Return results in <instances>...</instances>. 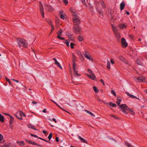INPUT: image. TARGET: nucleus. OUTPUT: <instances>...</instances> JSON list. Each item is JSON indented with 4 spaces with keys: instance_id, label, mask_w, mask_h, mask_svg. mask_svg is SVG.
Wrapping results in <instances>:
<instances>
[{
    "instance_id": "1",
    "label": "nucleus",
    "mask_w": 147,
    "mask_h": 147,
    "mask_svg": "<svg viewBox=\"0 0 147 147\" xmlns=\"http://www.w3.org/2000/svg\"><path fill=\"white\" fill-rule=\"evenodd\" d=\"M70 10L73 16L72 19L74 25H79L80 23V21L78 16L76 14L74 11L71 8L70 9Z\"/></svg>"
},
{
    "instance_id": "2",
    "label": "nucleus",
    "mask_w": 147,
    "mask_h": 147,
    "mask_svg": "<svg viewBox=\"0 0 147 147\" xmlns=\"http://www.w3.org/2000/svg\"><path fill=\"white\" fill-rule=\"evenodd\" d=\"M120 107L121 109V111L125 114H127V112L125 111V110H126L130 112L132 115L134 114V113L133 112L132 109L128 107L126 104H122L120 106Z\"/></svg>"
},
{
    "instance_id": "3",
    "label": "nucleus",
    "mask_w": 147,
    "mask_h": 147,
    "mask_svg": "<svg viewBox=\"0 0 147 147\" xmlns=\"http://www.w3.org/2000/svg\"><path fill=\"white\" fill-rule=\"evenodd\" d=\"M16 42L18 44L19 48H20L21 47L24 48H27V47L28 44L26 41L24 39L18 38L16 40Z\"/></svg>"
},
{
    "instance_id": "4",
    "label": "nucleus",
    "mask_w": 147,
    "mask_h": 147,
    "mask_svg": "<svg viewBox=\"0 0 147 147\" xmlns=\"http://www.w3.org/2000/svg\"><path fill=\"white\" fill-rule=\"evenodd\" d=\"M73 29L74 31L76 34H78L80 33L81 32V28L79 25H74Z\"/></svg>"
},
{
    "instance_id": "5",
    "label": "nucleus",
    "mask_w": 147,
    "mask_h": 147,
    "mask_svg": "<svg viewBox=\"0 0 147 147\" xmlns=\"http://www.w3.org/2000/svg\"><path fill=\"white\" fill-rule=\"evenodd\" d=\"M40 11L41 13V15L43 18L44 17V14L43 6L40 1L39 2Z\"/></svg>"
},
{
    "instance_id": "6",
    "label": "nucleus",
    "mask_w": 147,
    "mask_h": 147,
    "mask_svg": "<svg viewBox=\"0 0 147 147\" xmlns=\"http://www.w3.org/2000/svg\"><path fill=\"white\" fill-rule=\"evenodd\" d=\"M46 9L47 11L52 12L54 11V9L51 6L48 5H45Z\"/></svg>"
},
{
    "instance_id": "7",
    "label": "nucleus",
    "mask_w": 147,
    "mask_h": 147,
    "mask_svg": "<svg viewBox=\"0 0 147 147\" xmlns=\"http://www.w3.org/2000/svg\"><path fill=\"white\" fill-rule=\"evenodd\" d=\"M22 111H19L16 114H15L14 115L18 119L22 120Z\"/></svg>"
},
{
    "instance_id": "8",
    "label": "nucleus",
    "mask_w": 147,
    "mask_h": 147,
    "mask_svg": "<svg viewBox=\"0 0 147 147\" xmlns=\"http://www.w3.org/2000/svg\"><path fill=\"white\" fill-rule=\"evenodd\" d=\"M73 69L74 70V76H80V75L79 74H78L77 73L78 71L76 70V64L75 63H73Z\"/></svg>"
},
{
    "instance_id": "9",
    "label": "nucleus",
    "mask_w": 147,
    "mask_h": 147,
    "mask_svg": "<svg viewBox=\"0 0 147 147\" xmlns=\"http://www.w3.org/2000/svg\"><path fill=\"white\" fill-rule=\"evenodd\" d=\"M122 45L124 48H125L127 46V43L125 39L123 38L121 39Z\"/></svg>"
},
{
    "instance_id": "10",
    "label": "nucleus",
    "mask_w": 147,
    "mask_h": 147,
    "mask_svg": "<svg viewBox=\"0 0 147 147\" xmlns=\"http://www.w3.org/2000/svg\"><path fill=\"white\" fill-rule=\"evenodd\" d=\"M26 141L29 144H33V145H37V146H40V147L42 146H41L40 145L38 144H37L36 143L32 141H31L28 140H27V139L26 140Z\"/></svg>"
},
{
    "instance_id": "11",
    "label": "nucleus",
    "mask_w": 147,
    "mask_h": 147,
    "mask_svg": "<svg viewBox=\"0 0 147 147\" xmlns=\"http://www.w3.org/2000/svg\"><path fill=\"white\" fill-rule=\"evenodd\" d=\"M119 26L120 29H123L126 28L127 26V25L121 23L119 25Z\"/></svg>"
},
{
    "instance_id": "12",
    "label": "nucleus",
    "mask_w": 147,
    "mask_h": 147,
    "mask_svg": "<svg viewBox=\"0 0 147 147\" xmlns=\"http://www.w3.org/2000/svg\"><path fill=\"white\" fill-rule=\"evenodd\" d=\"M87 53H88L86 51H85L83 53L84 55V57L86 58H87V59H88L90 60V56L89 55H88Z\"/></svg>"
},
{
    "instance_id": "13",
    "label": "nucleus",
    "mask_w": 147,
    "mask_h": 147,
    "mask_svg": "<svg viewBox=\"0 0 147 147\" xmlns=\"http://www.w3.org/2000/svg\"><path fill=\"white\" fill-rule=\"evenodd\" d=\"M78 138L82 142L84 143L87 144H88L87 141L80 136H78Z\"/></svg>"
},
{
    "instance_id": "14",
    "label": "nucleus",
    "mask_w": 147,
    "mask_h": 147,
    "mask_svg": "<svg viewBox=\"0 0 147 147\" xmlns=\"http://www.w3.org/2000/svg\"><path fill=\"white\" fill-rule=\"evenodd\" d=\"M88 77L90 78V79H92L93 80H94L95 79L96 76L95 75L93 74H92L90 75H88Z\"/></svg>"
},
{
    "instance_id": "15",
    "label": "nucleus",
    "mask_w": 147,
    "mask_h": 147,
    "mask_svg": "<svg viewBox=\"0 0 147 147\" xmlns=\"http://www.w3.org/2000/svg\"><path fill=\"white\" fill-rule=\"evenodd\" d=\"M126 94L128 96H129L131 98H137V99H139L138 98L135 96H134L133 95H132L131 94H130L127 92H126Z\"/></svg>"
},
{
    "instance_id": "16",
    "label": "nucleus",
    "mask_w": 147,
    "mask_h": 147,
    "mask_svg": "<svg viewBox=\"0 0 147 147\" xmlns=\"http://www.w3.org/2000/svg\"><path fill=\"white\" fill-rule=\"evenodd\" d=\"M17 143L18 144L19 146H23L25 145V144L23 141H17Z\"/></svg>"
},
{
    "instance_id": "17",
    "label": "nucleus",
    "mask_w": 147,
    "mask_h": 147,
    "mask_svg": "<svg viewBox=\"0 0 147 147\" xmlns=\"http://www.w3.org/2000/svg\"><path fill=\"white\" fill-rule=\"evenodd\" d=\"M125 6L124 3L123 2L121 3L120 5V9L121 10H123Z\"/></svg>"
},
{
    "instance_id": "18",
    "label": "nucleus",
    "mask_w": 147,
    "mask_h": 147,
    "mask_svg": "<svg viewBox=\"0 0 147 147\" xmlns=\"http://www.w3.org/2000/svg\"><path fill=\"white\" fill-rule=\"evenodd\" d=\"M28 127L30 128H31L34 129L35 130H37V129L35 128L34 126L33 125L31 124H28Z\"/></svg>"
},
{
    "instance_id": "19",
    "label": "nucleus",
    "mask_w": 147,
    "mask_h": 147,
    "mask_svg": "<svg viewBox=\"0 0 147 147\" xmlns=\"http://www.w3.org/2000/svg\"><path fill=\"white\" fill-rule=\"evenodd\" d=\"M78 40L80 42L81 41L83 40V36L81 35H79L78 38Z\"/></svg>"
},
{
    "instance_id": "20",
    "label": "nucleus",
    "mask_w": 147,
    "mask_h": 147,
    "mask_svg": "<svg viewBox=\"0 0 147 147\" xmlns=\"http://www.w3.org/2000/svg\"><path fill=\"white\" fill-rule=\"evenodd\" d=\"M72 63H76V57L74 54H72Z\"/></svg>"
},
{
    "instance_id": "21",
    "label": "nucleus",
    "mask_w": 147,
    "mask_h": 147,
    "mask_svg": "<svg viewBox=\"0 0 147 147\" xmlns=\"http://www.w3.org/2000/svg\"><path fill=\"white\" fill-rule=\"evenodd\" d=\"M10 121L9 122V124L10 125H11L13 123V122L14 121V118L12 116H11L10 117Z\"/></svg>"
},
{
    "instance_id": "22",
    "label": "nucleus",
    "mask_w": 147,
    "mask_h": 147,
    "mask_svg": "<svg viewBox=\"0 0 147 147\" xmlns=\"http://www.w3.org/2000/svg\"><path fill=\"white\" fill-rule=\"evenodd\" d=\"M0 121L2 123H3L4 121V117L1 114H0Z\"/></svg>"
},
{
    "instance_id": "23",
    "label": "nucleus",
    "mask_w": 147,
    "mask_h": 147,
    "mask_svg": "<svg viewBox=\"0 0 147 147\" xmlns=\"http://www.w3.org/2000/svg\"><path fill=\"white\" fill-rule=\"evenodd\" d=\"M119 59L123 62H125V60L124 57L122 56H119Z\"/></svg>"
},
{
    "instance_id": "24",
    "label": "nucleus",
    "mask_w": 147,
    "mask_h": 147,
    "mask_svg": "<svg viewBox=\"0 0 147 147\" xmlns=\"http://www.w3.org/2000/svg\"><path fill=\"white\" fill-rule=\"evenodd\" d=\"M137 79L139 82H141L143 81L144 79L142 76H140L138 77Z\"/></svg>"
},
{
    "instance_id": "25",
    "label": "nucleus",
    "mask_w": 147,
    "mask_h": 147,
    "mask_svg": "<svg viewBox=\"0 0 147 147\" xmlns=\"http://www.w3.org/2000/svg\"><path fill=\"white\" fill-rule=\"evenodd\" d=\"M137 63L138 64L140 65H143V63L141 62L140 60L139 59H137Z\"/></svg>"
},
{
    "instance_id": "26",
    "label": "nucleus",
    "mask_w": 147,
    "mask_h": 147,
    "mask_svg": "<svg viewBox=\"0 0 147 147\" xmlns=\"http://www.w3.org/2000/svg\"><path fill=\"white\" fill-rule=\"evenodd\" d=\"M121 100L118 97L117 98V105H119V106L120 105V103L121 102Z\"/></svg>"
},
{
    "instance_id": "27",
    "label": "nucleus",
    "mask_w": 147,
    "mask_h": 147,
    "mask_svg": "<svg viewBox=\"0 0 147 147\" xmlns=\"http://www.w3.org/2000/svg\"><path fill=\"white\" fill-rule=\"evenodd\" d=\"M84 111H85L88 114H90L93 117H94V114L93 113H91V112H90L88 111H87V110H85Z\"/></svg>"
},
{
    "instance_id": "28",
    "label": "nucleus",
    "mask_w": 147,
    "mask_h": 147,
    "mask_svg": "<svg viewBox=\"0 0 147 147\" xmlns=\"http://www.w3.org/2000/svg\"><path fill=\"white\" fill-rule=\"evenodd\" d=\"M55 64L61 69H62V67L60 63L57 61Z\"/></svg>"
},
{
    "instance_id": "29",
    "label": "nucleus",
    "mask_w": 147,
    "mask_h": 147,
    "mask_svg": "<svg viewBox=\"0 0 147 147\" xmlns=\"http://www.w3.org/2000/svg\"><path fill=\"white\" fill-rule=\"evenodd\" d=\"M63 32V30L62 29L60 28V30L59 31V32L57 33V34L58 35H61Z\"/></svg>"
},
{
    "instance_id": "30",
    "label": "nucleus",
    "mask_w": 147,
    "mask_h": 147,
    "mask_svg": "<svg viewBox=\"0 0 147 147\" xmlns=\"http://www.w3.org/2000/svg\"><path fill=\"white\" fill-rule=\"evenodd\" d=\"M66 42H64V43L66 44V45L68 47H69V44L70 42V41L69 40H66Z\"/></svg>"
},
{
    "instance_id": "31",
    "label": "nucleus",
    "mask_w": 147,
    "mask_h": 147,
    "mask_svg": "<svg viewBox=\"0 0 147 147\" xmlns=\"http://www.w3.org/2000/svg\"><path fill=\"white\" fill-rule=\"evenodd\" d=\"M57 37L58 39L61 40H65L64 38L61 37L60 35H58Z\"/></svg>"
},
{
    "instance_id": "32",
    "label": "nucleus",
    "mask_w": 147,
    "mask_h": 147,
    "mask_svg": "<svg viewBox=\"0 0 147 147\" xmlns=\"http://www.w3.org/2000/svg\"><path fill=\"white\" fill-rule=\"evenodd\" d=\"M110 105L113 107H116L117 106V105L114 103H113L112 102H111L109 103Z\"/></svg>"
},
{
    "instance_id": "33",
    "label": "nucleus",
    "mask_w": 147,
    "mask_h": 147,
    "mask_svg": "<svg viewBox=\"0 0 147 147\" xmlns=\"http://www.w3.org/2000/svg\"><path fill=\"white\" fill-rule=\"evenodd\" d=\"M110 115L112 117H113L115 119H119V118L118 117H117L115 115H114L113 114H111Z\"/></svg>"
},
{
    "instance_id": "34",
    "label": "nucleus",
    "mask_w": 147,
    "mask_h": 147,
    "mask_svg": "<svg viewBox=\"0 0 147 147\" xmlns=\"http://www.w3.org/2000/svg\"><path fill=\"white\" fill-rule=\"evenodd\" d=\"M110 63L109 61H107V68L109 69H110Z\"/></svg>"
},
{
    "instance_id": "35",
    "label": "nucleus",
    "mask_w": 147,
    "mask_h": 147,
    "mask_svg": "<svg viewBox=\"0 0 147 147\" xmlns=\"http://www.w3.org/2000/svg\"><path fill=\"white\" fill-rule=\"evenodd\" d=\"M101 4L102 5V7L104 8H106V5L104 3L103 1L101 2Z\"/></svg>"
},
{
    "instance_id": "36",
    "label": "nucleus",
    "mask_w": 147,
    "mask_h": 147,
    "mask_svg": "<svg viewBox=\"0 0 147 147\" xmlns=\"http://www.w3.org/2000/svg\"><path fill=\"white\" fill-rule=\"evenodd\" d=\"M47 21L48 23L49 24V25H50V26L52 25V22L51 20H47Z\"/></svg>"
},
{
    "instance_id": "37",
    "label": "nucleus",
    "mask_w": 147,
    "mask_h": 147,
    "mask_svg": "<svg viewBox=\"0 0 147 147\" xmlns=\"http://www.w3.org/2000/svg\"><path fill=\"white\" fill-rule=\"evenodd\" d=\"M125 144L127 146V147H132V146L128 142H125Z\"/></svg>"
},
{
    "instance_id": "38",
    "label": "nucleus",
    "mask_w": 147,
    "mask_h": 147,
    "mask_svg": "<svg viewBox=\"0 0 147 147\" xmlns=\"http://www.w3.org/2000/svg\"><path fill=\"white\" fill-rule=\"evenodd\" d=\"M93 88L95 92H98V90L96 87L94 86Z\"/></svg>"
},
{
    "instance_id": "39",
    "label": "nucleus",
    "mask_w": 147,
    "mask_h": 147,
    "mask_svg": "<svg viewBox=\"0 0 147 147\" xmlns=\"http://www.w3.org/2000/svg\"><path fill=\"white\" fill-rule=\"evenodd\" d=\"M52 137V133H51L49 135L48 138L49 140H50Z\"/></svg>"
},
{
    "instance_id": "40",
    "label": "nucleus",
    "mask_w": 147,
    "mask_h": 147,
    "mask_svg": "<svg viewBox=\"0 0 147 147\" xmlns=\"http://www.w3.org/2000/svg\"><path fill=\"white\" fill-rule=\"evenodd\" d=\"M111 92L115 96H116V94L114 90H111Z\"/></svg>"
},
{
    "instance_id": "41",
    "label": "nucleus",
    "mask_w": 147,
    "mask_h": 147,
    "mask_svg": "<svg viewBox=\"0 0 147 147\" xmlns=\"http://www.w3.org/2000/svg\"><path fill=\"white\" fill-rule=\"evenodd\" d=\"M39 138V139H40V140H41L44 141H45V142H48V143H50V142L49 141H47L46 140H45L42 138Z\"/></svg>"
},
{
    "instance_id": "42",
    "label": "nucleus",
    "mask_w": 147,
    "mask_h": 147,
    "mask_svg": "<svg viewBox=\"0 0 147 147\" xmlns=\"http://www.w3.org/2000/svg\"><path fill=\"white\" fill-rule=\"evenodd\" d=\"M77 53L78 54L80 55L82 57H83V56L80 51H78L77 52Z\"/></svg>"
},
{
    "instance_id": "43",
    "label": "nucleus",
    "mask_w": 147,
    "mask_h": 147,
    "mask_svg": "<svg viewBox=\"0 0 147 147\" xmlns=\"http://www.w3.org/2000/svg\"><path fill=\"white\" fill-rule=\"evenodd\" d=\"M74 44L72 43V42H71L70 43V46H71V49H73L74 48Z\"/></svg>"
},
{
    "instance_id": "44",
    "label": "nucleus",
    "mask_w": 147,
    "mask_h": 147,
    "mask_svg": "<svg viewBox=\"0 0 147 147\" xmlns=\"http://www.w3.org/2000/svg\"><path fill=\"white\" fill-rule=\"evenodd\" d=\"M96 10L99 13V14H100V15H101L102 14V13L101 11L100 10H98L97 9H96Z\"/></svg>"
},
{
    "instance_id": "45",
    "label": "nucleus",
    "mask_w": 147,
    "mask_h": 147,
    "mask_svg": "<svg viewBox=\"0 0 147 147\" xmlns=\"http://www.w3.org/2000/svg\"><path fill=\"white\" fill-rule=\"evenodd\" d=\"M51 26V31L50 34H51V33L54 30V26L53 25Z\"/></svg>"
},
{
    "instance_id": "46",
    "label": "nucleus",
    "mask_w": 147,
    "mask_h": 147,
    "mask_svg": "<svg viewBox=\"0 0 147 147\" xmlns=\"http://www.w3.org/2000/svg\"><path fill=\"white\" fill-rule=\"evenodd\" d=\"M63 1L65 5H67L68 3V1L67 0H63Z\"/></svg>"
},
{
    "instance_id": "47",
    "label": "nucleus",
    "mask_w": 147,
    "mask_h": 147,
    "mask_svg": "<svg viewBox=\"0 0 147 147\" xmlns=\"http://www.w3.org/2000/svg\"><path fill=\"white\" fill-rule=\"evenodd\" d=\"M88 71L90 74H91L92 73V71L90 69H88L87 70Z\"/></svg>"
},
{
    "instance_id": "48",
    "label": "nucleus",
    "mask_w": 147,
    "mask_h": 147,
    "mask_svg": "<svg viewBox=\"0 0 147 147\" xmlns=\"http://www.w3.org/2000/svg\"><path fill=\"white\" fill-rule=\"evenodd\" d=\"M5 80L7 81L9 83V84H11V82L9 79H8L6 77H5Z\"/></svg>"
},
{
    "instance_id": "49",
    "label": "nucleus",
    "mask_w": 147,
    "mask_h": 147,
    "mask_svg": "<svg viewBox=\"0 0 147 147\" xmlns=\"http://www.w3.org/2000/svg\"><path fill=\"white\" fill-rule=\"evenodd\" d=\"M3 136L1 134H0V142L3 140Z\"/></svg>"
},
{
    "instance_id": "50",
    "label": "nucleus",
    "mask_w": 147,
    "mask_h": 147,
    "mask_svg": "<svg viewBox=\"0 0 147 147\" xmlns=\"http://www.w3.org/2000/svg\"><path fill=\"white\" fill-rule=\"evenodd\" d=\"M31 136L35 137V138H39L37 135H34V134H31Z\"/></svg>"
},
{
    "instance_id": "51",
    "label": "nucleus",
    "mask_w": 147,
    "mask_h": 147,
    "mask_svg": "<svg viewBox=\"0 0 147 147\" xmlns=\"http://www.w3.org/2000/svg\"><path fill=\"white\" fill-rule=\"evenodd\" d=\"M68 36L70 39H72V38H73L72 36L70 34H68Z\"/></svg>"
},
{
    "instance_id": "52",
    "label": "nucleus",
    "mask_w": 147,
    "mask_h": 147,
    "mask_svg": "<svg viewBox=\"0 0 147 147\" xmlns=\"http://www.w3.org/2000/svg\"><path fill=\"white\" fill-rule=\"evenodd\" d=\"M60 17L61 18L63 19H64L65 18L64 15L63 14L61 15Z\"/></svg>"
},
{
    "instance_id": "53",
    "label": "nucleus",
    "mask_w": 147,
    "mask_h": 147,
    "mask_svg": "<svg viewBox=\"0 0 147 147\" xmlns=\"http://www.w3.org/2000/svg\"><path fill=\"white\" fill-rule=\"evenodd\" d=\"M113 30L115 33L117 31V29L116 28L114 27L113 28Z\"/></svg>"
},
{
    "instance_id": "54",
    "label": "nucleus",
    "mask_w": 147,
    "mask_h": 147,
    "mask_svg": "<svg viewBox=\"0 0 147 147\" xmlns=\"http://www.w3.org/2000/svg\"><path fill=\"white\" fill-rule=\"evenodd\" d=\"M108 138L109 139H110L111 140H112L114 141H115L116 142H117V141L115 140V139H114L113 138H109V137H108Z\"/></svg>"
},
{
    "instance_id": "55",
    "label": "nucleus",
    "mask_w": 147,
    "mask_h": 147,
    "mask_svg": "<svg viewBox=\"0 0 147 147\" xmlns=\"http://www.w3.org/2000/svg\"><path fill=\"white\" fill-rule=\"evenodd\" d=\"M100 81L102 83L103 85H105V83H104L103 80L102 79H101L100 80Z\"/></svg>"
},
{
    "instance_id": "56",
    "label": "nucleus",
    "mask_w": 147,
    "mask_h": 147,
    "mask_svg": "<svg viewBox=\"0 0 147 147\" xmlns=\"http://www.w3.org/2000/svg\"><path fill=\"white\" fill-rule=\"evenodd\" d=\"M53 60L55 61V63H56V62H57L58 61L55 58H53Z\"/></svg>"
},
{
    "instance_id": "57",
    "label": "nucleus",
    "mask_w": 147,
    "mask_h": 147,
    "mask_svg": "<svg viewBox=\"0 0 147 147\" xmlns=\"http://www.w3.org/2000/svg\"><path fill=\"white\" fill-rule=\"evenodd\" d=\"M5 115H6L9 116L10 117L11 116H12L11 115H10L8 113H5Z\"/></svg>"
},
{
    "instance_id": "58",
    "label": "nucleus",
    "mask_w": 147,
    "mask_h": 147,
    "mask_svg": "<svg viewBox=\"0 0 147 147\" xmlns=\"http://www.w3.org/2000/svg\"><path fill=\"white\" fill-rule=\"evenodd\" d=\"M22 116H23L24 117H26V115L25 114H24L23 112H22Z\"/></svg>"
},
{
    "instance_id": "59",
    "label": "nucleus",
    "mask_w": 147,
    "mask_h": 147,
    "mask_svg": "<svg viewBox=\"0 0 147 147\" xmlns=\"http://www.w3.org/2000/svg\"><path fill=\"white\" fill-rule=\"evenodd\" d=\"M55 140H56V141L57 142H59V139L57 137L56 138V139H55Z\"/></svg>"
},
{
    "instance_id": "60",
    "label": "nucleus",
    "mask_w": 147,
    "mask_h": 147,
    "mask_svg": "<svg viewBox=\"0 0 147 147\" xmlns=\"http://www.w3.org/2000/svg\"><path fill=\"white\" fill-rule=\"evenodd\" d=\"M110 61H111V63L112 64H113L114 63V61H113V60L112 59H111Z\"/></svg>"
},
{
    "instance_id": "61",
    "label": "nucleus",
    "mask_w": 147,
    "mask_h": 147,
    "mask_svg": "<svg viewBox=\"0 0 147 147\" xmlns=\"http://www.w3.org/2000/svg\"><path fill=\"white\" fill-rule=\"evenodd\" d=\"M42 133L45 134H46L47 133V131L45 130H44L42 131Z\"/></svg>"
},
{
    "instance_id": "62",
    "label": "nucleus",
    "mask_w": 147,
    "mask_h": 147,
    "mask_svg": "<svg viewBox=\"0 0 147 147\" xmlns=\"http://www.w3.org/2000/svg\"><path fill=\"white\" fill-rule=\"evenodd\" d=\"M53 121L55 123H56L57 122V121L55 118H53L52 119V121Z\"/></svg>"
},
{
    "instance_id": "63",
    "label": "nucleus",
    "mask_w": 147,
    "mask_h": 147,
    "mask_svg": "<svg viewBox=\"0 0 147 147\" xmlns=\"http://www.w3.org/2000/svg\"><path fill=\"white\" fill-rule=\"evenodd\" d=\"M12 80H13V81H15L16 82H18V83L19 82V81L18 80H15L14 79H12Z\"/></svg>"
},
{
    "instance_id": "64",
    "label": "nucleus",
    "mask_w": 147,
    "mask_h": 147,
    "mask_svg": "<svg viewBox=\"0 0 147 147\" xmlns=\"http://www.w3.org/2000/svg\"><path fill=\"white\" fill-rule=\"evenodd\" d=\"M46 109H45L44 110H43L42 112H43L44 113H45L46 112Z\"/></svg>"
}]
</instances>
